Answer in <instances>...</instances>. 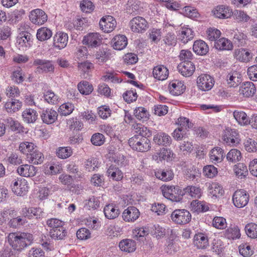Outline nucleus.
I'll return each mask as SVG.
<instances>
[{"mask_svg": "<svg viewBox=\"0 0 257 257\" xmlns=\"http://www.w3.org/2000/svg\"><path fill=\"white\" fill-rule=\"evenodd\" d=\"M7 240L14 251L21 252L32 244L33 236L32 234L26 232H13L9 233Z\"/></svg>", "mask_w": 257, "mask_h": 257, "instance_id": "1", "label": "nucleus"}, {"mask_svg": "<svg viewBox=\"0 0 257 257\" xmlns=\"http://www.w3.org/2000/svg\"><path fill=\"white\" fill-rule=\"evenodd\" d=\"M128 144L133 150L139 152H147L151 148L150 140L138 135H135L130 138Z\"/></svg>", "mask_w": 257, "mask_h": 257, "instance_id": "2", "label": "nucleus"}, {"mask_svg": "<svg viewBox=\"0 0 257 257\" xmlns=\"http://www.w3.org/2000/svg\"><path fill=\"white\" fill-rule=\"evenodd\" d=\"M161 191L163 196L173 202H179L182 199L183 192L178 186H162Z\"/></svg>", "mask_w": 257, "mask_h": 257, "instance_id": "3", "label": "nucleus"}, {"mask_svg": "<svg viewBox=\"0 0 257 257\" xmlns=\"http://www.w3.org/2000/svg\"><path fill=\"white\" fill-rule=\"evenodd\" d=\"M222 139L228 146H237L241 142L238 130L230 127L226 128L223 132Z\"/></svg>", "mask_w": 257, "mask_h": 257, "instance_id": "4", "label": "nucleus"}, {"mask_svg": "<svg viewBox=\"0 0 257 257\" xmlns=\"http://www.w3.org/2000/svg\"><path fill=\"white\" fill-rule=\"evenodd\" d=\"M191 214L186 209H176L171 215L172 220L177 224L185 225L189 223L191 220Z\"/></svg>", "mask_w": 257, "mask_h": 257, "instance_id": "5", "label": "nucleus"}, {"mask_svg": "<svg viewBox=\"0 0 257 257\" xmlns=\"http://www.w3.org/2000/svg\"><path fill=\"white\" fill-rule=\"evenodd\" d=\"M12 189L13 192L17 195L23 196L29 191L28 182L24 178H17L14 181L12 185Z\"/></svg>", "mask_w": 257, "mask_h": 257, "instance_id": "6", "label": "nucleus"}, {"mask_svg": "<svg viewBox=\"0 0 257 257\" xmlns=\"http://www.w3.org/2000/svg\"><path fill=\"white\" fill-rule=\"evenodd\" d=\"M249 195L243 189H239L235 191L232 196V201L234 206L237 208H242L248 203Z\"/></svg>", "mask_w": 257, "mask_h": 257, "instance_id": "7", "label": "nucleus"}, {"mask_svg": "<svg viewBox=\"0 0 257 257\" xmlns=\"http://www.w3.org/2000/svg\"><path fill=\"white\" fill-rule=\"evenodd\" d=\"M131 30L135 33H144L149 27L147 21L142 17L134 18L130 22Z\"/></svg>", "mask_w": 257, "mask_h": 257, "instance_id": "8", "label": "nucleus"}, {"mask_svg": "<svg viewBox=\"0 0 257 257\" xmlns=\"http://www.w3.org/2000/svg\"><path fill=\"white\" fill-rule=\"evenodd\" d=\"M198 88L202 91H208L214 85V80L212 77L206 74H203L199 76L197 79Z\"/></svg>", "mask_w": 257, "mask_h": 257, "instance_id": "9", "label": "nucleus"}, {"mask_svg": "<svg viewBox=\"0 0 257 257\" xmlns=\"http://www.w3.org/2000/svg\"><path fill=\"white\" fill-rule=\"evenodd\" d=\"M116 26V21L115 19L109 15L103 17L99 21L100 29L105 33L112 32Z\"/></svg>", "mask_w": 257, "mask_h": 257, "instance_id": "10", "label": "nucleus"}, {"mask_svg": "<svg viewBox=\"0 0 257 257\" xmlns=\"http://www.w3.org/2000/svg\"><path fill=\"white\" fill-rule=\"evenodd\" d=\"M175 154L169 149L163 148L160 149L159 152L153 155V160L159 162L163 160L167 162H171L175 159Z\"/></svg>", "mask_w": 257, "mask_h": 257, "instance_id": "11", "label": "nucleus"}, {"mask_svg": "<svg viewBox=\"0 0 257 257\" xmlns=\"http://www.w3.org/2000/svg\"><path fill=\"white\" fill-rule=\"evenodd\" d=\"M82 42L88 48H96L101 44V39L99 33H90L83 37Z\"/></svg>", "mask_w": 257, "mask_h": 257, "instance_id": "12", "label": "nucleus"}, {"mask_svg": "<svg viewBox=\"0 0 257 257\" xmlns=\"http://www.w3.org/2000/svg\"><path fill=\"white\" fill-rule=\"evenodd\" d=\"M30 20L34 24L41 25L47 20V15L45 12L41 9L33 10L29 16Z\"/></svg>", "mask_w": 257, "mask_h": 257, "instance_id": "13", "label": "nucleus"}, {"mask_svg": "<svg viewBox=\"0 0 257 257\" xmlns=\"http://www.w3.org/2000/svg\"><path fill=\"white\" fill-rule=\"evenodd\" d=\"M32 35L30 33L25 32L20 34L17 37V45L19 49L23 50L27 49L32 45Z\"/></svg>", "mask_w": 257, "mask_h": 257, "instance_id": "14", "label": "nucleus"}, {"mask_svg": "<svg viewBox=\"0 0 257 257\" xmlns=\"http://www.w3.org/2000/svg\"><path fill=\"white\" fill-rule=\"evenodd\" d=\"M37 168L31 164H24L19 166L17 168V173L21 176L24 177H32L36 175Z\"/></svg>", "mask_w": 257, "mask_h": 257, "instance_id": "15", "label": "nucleus"}, {"mask_svg": "<svg viewBox=\"0 0 257 257\" xmlns=\"http://www.w3.org/2000/svg\"><path fill=\"white\" fill-rule=\"evenodd\" d=\"M212 13L215 18L219 19H227L232 15V10L224 5L217 6L212 10Z\"/></svg>", "mask_w": 257, "mask_h": 257, "instance_id": "16", "label": "nucleus"}, {"mask_svg": "<svg viewBox=\"0 0 257 257\" xmlns=\"http://www.w3.org/2000/svg\"><path fill=\"white\" fill-rule=\"evenodd\" d=\"M140 215V211L136 207L130 206L123 211L122 217L126 222H134L139 218Z\"/></svg>", "mask_w": 257, "mask_h": 257, "instance_id": "17", "label": "nucleus"}, {"mask_svg": "<svg viewBox=\"0 0 257 257\" xmlns=\"http://www.w3.org/2000/svg\"><path fill=\"white\" fill-rule=\"evenodd\" d=\"M177 69L183 76L189 77L194 72L195 66L193 62H181L178 65Z\"/></svg>", "mask_w": 257, "mask_h": 257, "instance_id": "18", "label": "nucleus"}, {"mask_svg": "<svg viewBox=\"0 0 257 257\" xmlns=\"http://www.w3.org/2000/svg\"><path fill=\"white\" fill-rule=\"evenodd\" d=\"M33 65L38 66L37 71L39 73L52 72L54 69L53 65L48 60L37 59L34 61Z\"/></svg>", "mask_w": 257, "mask_h": 257, "instance_id": "19", "label": "nucleus"}, {"mask_svg": "<svg viewBox=\"0 0 257 257\" xmlns=\"http://www.w3.org/2000/svg\"><path fill=\"white\" fill-rule=\"evenodd\" d=\"M53 40L54 46L61 49L66 46L68 40V36L67 33L58 32L54 35Z\"/></svg>", "mask_w": 257, "mask_h": 257, "instance_id": "20", "label": "nucleus"}, {"mask_svg": "<svg viewBox=\"0 0 257 257\" xmlns=\"http://www.w3.org/2000/svg\"><path fill=\"white\" fill-rule=\"evenodd\" d=\"M234 57L243 62H249L252 58V53L249 49L239 48L235 50Z\"/></svg>", "mask_w": 257, "mask_h": 257, "instance_id": "21", "label": "nucleus"}, {"mask_svg": "<svg viewBox=\"0 0 257 257\" xmlns=\"http://www.w3.org/2000/svg\"><path fill=\"white\" fill-rule=\"evenodd\" d=\"M40 115L43 122L48 124L54 123L58 117L57 111L52 109L43 110Z\"/></svg>", "mask_w": 257, "mask_h": 257, "instance_id": "22", "label": "nucleus"}, {"mask_svg": "<svg viewBox=\"0 0 257 257\" xmlns=\"http://www.w3.org/2000/svg\"><path fill=\"white\" fill-rule=\"evenodd\" d=\"M210 161L214 164L221 163L225 157L223 149L219 147H215L209 152Z\"/></svg>", "mask_w": 257, "mask_h": 257, "instance_id": "23", "label": "nucleus"}, {"mask_svg": "<svg viewBox=\"0 0 257 257\" xmlns=\"http://www.w3.org/2000/svg\"><path fill=\"white\" fill-rule=\"evenodd\" d=\"M169 88L172 95L179 96L185 91L186 86L183 82L178 80H174L169 83Z\"/></svg>", "mask_w": 257, "mask_h": 257, "instance_id": "24", "label": "nucleus"}, {"mask_svg": "<svg viewBox=\"0 0 257 257\" xmlns=\"http://www.w3.org/2000/svg\"><path fill=\"white\" fill-rule=\"evenodd\" d=\"M22 106V103L18 99L10 98L5 102L4 107L8 113H15L19 111Z\"/></svg>", "mask_w": 257, "mask_h": 257, "instance_id": "25", "label": "nucleus"}, {"mask_svg": "<svg viewBox=\"0 0 257 257\" xmlns=\"http://www.w3.org/2000/svg\"><path fill=\"white\" fill-rule=\"evenodd\" d=\"M193 240L194 245L198 249H205L209 245L208 236L204 233L195 234Z\"/></svg>", "mask_w": 257, "mask_h": 257, "instance_id": "26", "label": "nucleus"}, {"mask_svg": "<svg viewBox=\"0 0 257 257\" xmlns=\"http://www.w3.org/2000/svg\"><path fill=\"white\" fill-rule=\"evenodd\" d=\"M119 247L122 251L131 253L136 250L137 243L135 240L132 239H124L119 242Z\"/></svg>", "mask_w": 257, "mask_h": 257, "instance_id": "27", "label": "nucleus"}, {"mask_svg": "<svg viewBox=\"0 0 257 257\" xmlns=\"http://www.w3.org/2000/svg\"><path fill=\"white\" fill-rule=\"evenodd\" d=\"M190 207L191 211L197 213L205 212L209 209L208 203L198 200H193L190 204Z\"/></svg>", "mask_w": 257, "mask_h": 257, "instance_id": "28", "label": "nucleus"}, {"mask_svg": "<svg viewBox=\"0 0 257 257\" xmlns=\"http://www.w3.org/2000/svg\"><path fill=\"white\" fill-rule=\"evenodd\" d=\"M207 190L212 197L216 198L222 196L224 193L222 186L215 182H212L209 184Z\"/></svg>", "mask_w": 257, "mask_h": 257, "instance_id": "29", "label": "nucleus"}, {"mask_svg": "<svg viewBox=\"0 0 257 257\" xmlns=\"http://www.w3.org/2000/svg\"><path fill=\"white\" fill-rule=\"evenodd\" d=\"M153 141L157 145L165 146H169L172 142L170 136L164 132H160L154 135Z\"/></svg>", "mask_w": 257, "mask_h": 257, "instance_id": "30", "label": "nucleus"}, {"mask_svg": "<svg viewBox=\"0 0 257 257\" xmlns=\"http://www.w3.org/2000/svg\"><path fill=\"white\" fill-rule=\"evenodd\" d=\"M29 163L34 165L41 164L44 160V155L37 148L27 157Z\"/></svg>", "mask_w": 257, "mask_h": 257, "instance_id": "31", "label": "nucleus"}, {"mask_svg": "<svg viewBox=\"0 0 257 257\" xmlns=\"http://www.w3.org/2000/svg\"><path fill=\"white\" fill-rule=\"evenodd\" d=\"M194 52L199 55H205L209 51V47L203 40H197L193 44Z\"/></svg>", "mask_w": 257, "mask_h": 257, "instance_id": "32", "label": "nucleus"}, {"mask_svg": "<svg viewBox=\"0 0 257 257\" xmlns=\"http://www.w3.org/2000/svg\"><path fill=\"white\" fill-rule=\"evenodd\" d=\"M155 176L163 181H169L173 179L174 173L170 169H158L155 172Z\"/></svg>", "mask_w": 257, "mask_h": 257, "instance_id": "33", "label": "nucleus"}, {"mask_svg": "<svg viewBox=\"0 0 257 257\" xmlns=\"http://www.w3.org/2000/svg\"><path fill=\"white\" fill-rule=\"evenodd\" d=\"M153 74L155 78L159 80H164L168 76L169 70L164 65H158L154 67Z\"/></svg>", "mask_w": 257, "mask_h": 257, "instance_id": "34", "label": "nucleus"}, {"mask_svg": "<svg viewBox=\"0 0 257 257\" xmlns=\"http://www.w3.org/2000/svg\"><path fill=\"white\" fill-rule=\"evenodd\" d=\"M132 128L135 131L136 135L143 137L148 138L152 136V132L146 126L140 123H134Z\"/></svg>", "mask_w": 257, "mask_h": 257, "instance_id": "35", "label": "nucleus"}, {"mask_svg": "<svg viewBox=\"0 0 257 257\" xmlns=\"http://www.w3.org/2000/svg\"><path fill=\"white\" fill-rule=\"evenodd\" d=\"M105 216L109 219H113L116 218L119 214V209L114 204L106 205L103 209Z\"/></svg>", "mask_w": 257, "mask_h": 257, "instance_id": "36", "label": "nucleus"}, {"mask_svg": "<svg viewBox=\"0 0 257 257\" xmlns=\"http://www.w3.org/2000/svg\"><path fill=\"white\" fill-rule=\"evenodd\" d=\"M22 117L25 122L27 123H34L38 119V114L36 110L28 108L23 112Z\"/></svg>", "mask_w": 257, "mask_h": 257, "instance_id": "37", "label": "nucleus"}, {"mask_svg": "<svg viewBox=\"0 0 257 257\" xmlns=\"http://www.w3.org/2000/svg\"><path fill=\"white\" fill-rule=\"evenodd\" d=\"M255 91V86L251 82H244L239 89L240 93L244 96H252Z\"/></svg>", "mask_w": 257, "mask_h": 257, "instance_id": "38", "label": "nucleus"}, {"mask_svg": "<svg viewBox=\"0 0 257 257\" xmlns=\"http://www.w3.org/2000/svg\"><path fill=\"white\" fill-rule=\"evenodd\" d=\"M37 148V146L33 142L24 141L21 142L19 146L20 152L27 157Z\"/></svg>", "mask_w": 257, "mask_h": 257, "instance_id": "39", "label": "nucleus"}, {"mask_svg": "<svg viewBox=\"0 0 257 257\" xmlns=\"http://www.w3.org/2000/svg\"><path fill=\"white\" fill-rule=\"evenodd\" d=\"M113 47L114 49L121 50L124 49L127 44V38L124 35L115 36L112 39Z\"/></svg>", "mask_w": 257, "mask_h": 257, "instance_id": "40", "label": "nucleus"}, {"mask_svg": "<svg viewBox=\"0 0 257 257\" xmlns=\"http://www.w3.org/2000/svg\"><path fill=\"white\" fill-rule=\"evenodd\" d=\"M233 114L236 121L240 125L245 126L249 124L250 119L244 111L235 110Z\"/></svg>", "mask_w": 257, "mask_h": 257, "instance_id": "41", "label": "nucleus"}, {"mask_svg": "<svg viewBox=\"0 0 257 257\" xmlns=\"http://www.w3.org/2000/svg\"><path fill=\"white\" fill-rule=\"evenodd\" d=\"M225 236L230 239H239L241 236L239 227L236 225H230L225 231Z\"/></svg>", "mask_w": 257, "mask_h": 257, "instance_id": "42", "label": "nucleus"}, {"mask_svg": "<svg viewBox=\"0 0 257 257\" xmlns=\"http://www.w3.org/2000/svg\"><path fill=\"white\" fill-rule=\"evenodd\" d=\"M233 171L236 176L239 179H243L248 174L247 166L243 163H238L234 166Z\"/></svg>", "mask_w": 257, "mask_h": 257, "instance_id": "43", "label": "nucleus"}, {"mask_svg": "<svg viewBox=\"0 0 257 257\" xmlns=\"http://www.w3.org/2000/svg\"><path fill=\"white\" fill-rule=\"evenodd\" d=\"M166 229L159 224L154 225L151 229V234L157 239L162 238L167 235Z\"/></svg>", "mask_w": 257, "mask_h": 257, "instance_id": "44", "label": "nucleus"}, {"mask_svg": "<svg viewBox=\"0 0 257 257\" xmlns=\"http://www.w3.org/2000/svg\"><path fill=\"white\" fill-rule=\"evenodd\" d=\"M42 213L41 209L39 208H23L21 211V214L24 217H28V218H31L33 217L38 218L40 216Z\"/></svg>", "mask_w": 257, "mask_h": 257, "instance_id": "45", "label": "nucleus"}, {"mask_svg": "<svg viewBox=\"0 0 257 257\" xmlns=\"http://www.w3.org/2000/svg\"><path fill=\"white\" fill-rule=\"evenodd\" d=\"M185 193L194 198H200L202 196V191L199 187L195 186H188L184 188Z\"/></svg>", "mask_w": 257, "mask_h": 257, "instance_id": "46", "label": "nucleus"}, {"mask_svg": "<svg viewBox=\"0 0 257 257\" xmlns=\"http://www.w3.org/2000/svg\"><path fill=\"white\" fill-rule=\"evenodd\" d=\"M240 75L237 72L229 73L226 77L227 83L230 87H235L241 82Z\"/></svg>", "mask_w": 257, "mask_h": 257, "instance_id": "47", "label": "nucleus"}, {"mask_svg": "<svg viewBox=\"0 0 257 257\" xmlns=\"http://www.w3.org/2000/svg\"><path fill=\"white\" fill-rule=\"evenodd\" d=\"M108 177L115 181H119L123 178V173L117 167L111 165L107 171Z\"/></svg>", "mask_w": 257, "mask_h": 257, "instance_id": "48", "label": "nucleus"}, {"mask_svg": "<svg viewBox=\"0 0 257 257\" xmlns=\"http://www.w3.org/2000/svg\"><path fill=\"white\" fill-rule=\"evenodd\" d=\"M214 47L219 50H229L232 49V45L227 39L222 38L214 42Z\"/></svg>", "mask_w": 257, "mask_h": 257, "instance_id": "49", "label": "nucleus"}, {"mask_svg": "<svg viewBox=\"0 0 257 257\" xmlns=\"http://www.w3.org/2000/svg\"><path fill=\"white\" fill-rule=\"evenodd\" d=\"M241 152L236 149H231L226 155V159L229 162L236 163L241 160Z\"/></svg>", "mask_w": 257, "mask_h": 257, "instance_id": "50", "label": "nucleus"}, {"mask_svg": "<svg viewBox=\"0 0 257 257\" xmlns=\"http://www.w3.org/2000/svg\"><path fill=\"white\" fill-rule=\"evenodd\" d=\"M50 237L55 240L63 239L67 235V232L64 226L61 227L58 229L49 231Z\"/></svg>", "mask_w": 257, "mask_h": 257, "instance_id": "51", "label": "nucleus"}, {"mask_svg": "<svg viewBox=\"0 0 257 257\" xmlns=\"http://www.w3.org/2000/svg\"><path fill=\"white\" fill-rule=\"evenodd\" d=\"M52 35L51 30L46 27H42L37 30V38L41 41H44L50 39Z\"/></svg>", "mask_w": 257, "mask_h": 257, "instance_id": "52", "label": "nucleus"}, {"mask_svg": "<svg viewBox=\"0 0 257 257\" xmlns=\"http://www.w3.org/2000/svg\"><path fill=\"white\" fill-rule=\"evenodd\" d=\"M77 87L82 95H89L93 90L92 85L86 81H83L79 83Z\"/></svg>", "mask_w": 257, "mask_h": 257, "instance_id": "53", "label": "nucleus"}, {"mask_svg": "<svg viewBox=\"0 0 257 257\" xmlns=\"http://www.w3.org/2000/svg\"><path fill=\"white\" fill-rule=\"evenodd\" d=\"M194 36V32L189 28H183L180 33V39L184 44L192 40Z\"/></svg>", "mask_w": 257, "mask_h": 257, "instance_id": "54", "label": "nucleus"}, {"mask_svg": "<svg viewBox=\"0 0 257 257\" xmlns=\"http://www.w3.org/2000/svg\"><path fill=\"white\" fill-rule=\"evenodd\" d=\"M73 150L70 147H59L56 151V154L58 158L62 159L68 158L72 156Z\"/></svg>", "mask_w": 257, "mask_h": 257, "instance_id": "55", "label": "nucleus"}, {"mask_svg": "<svg viewBox=\"0 0 257 257\" xmlns=\"http://www.w3.org/2000/svg\"><path fill=\"white\" fill-rule=\"evenodd\" d=\"M212 224L214 228L223 230L226 228L227 223L225 218L221 216H215L213 219Z\"/></svg>", "mask_w": 257, "mask_h": 257, "instance_id": "56", "label": "nucleus"}, {"mask_svg": "<svg viewBox=\"0 0 257 257\" xmlns=\"http://www.w3.org/2000/svg\"><path fill=\"white\" fill-rule=\"evenodd\" d=\"M245 231L248 237L255 239L257 238V224L254 223H249L245 226Z\"/></svg>", "mask_w": 257, "mask_h": 257, "instance_id": "57", "label": "nucleus"}, {"mask_svg": "<svg viewBox=\"0 0 257 257\" xmlns=\"http://www.w3.org/2000/svg\"><path fill=\"white\" fill-rule=\"evenodd\" d=\"M134 114L136 118L143 121L149 119L150 114L149 112L143 107H139L135 110Z\"/></svg>", "mask_w": 257, "mask_h": 257, "instance_id": "58", "label": "nucleus"}, {"mask_svg": "<svg viewBox=\"0 0 257 257\" xmlns=\"http://www.w3.org/2000/svg\"><path fill=\"white\" fill-rule=\"evenodd\" d=\"M85 225L89 228L98 230L101 226L99 219L95 217H89L84 220Z\"/></svg>", "mask_w": 257, "mask_h": 257, "instance_id": "59", "label": "nucleus"}, {"mask_svg": "<svg viewBox=\"0 0 257 257\" xmlns=\"http://www.w3.org/2000/svg\"><path fill=\"white\" fill-rule=\"evenodd\" d=\"M108 158L110 161L118 166H122L124 165V157L118 152H109Z\"/></svg>", "mask_w": 257, "mask_h": 257, "instance_id": "60", "label": "nucleus"}, {"mask_svg": "<svg viewBox=\"0 0 257 257\" xmlns=\"http://www.w3.org/2000/svg\"><path fill=\"white\" fill-rule=\"evenodd\" d=\"M86 207L89 210H96L97 209L100 205L99 198L92 196L89 198L86 203Z\"/></svg>", "mask_w": 257, "mask_h": 257, "instance_id": "61", "label": "nucleus"}, {"mask_svg": "<svg viewBox=\"0 0 257 257\" xmlns=\"http://www.w3.org/2000/svg\"><path fill=\"white\" fill-rule=\"evenodd\" d=\"M243 145L244 149L248 152H255L257 151V142L251 138L246 139Z\"/></svg>", "mask_w": 257, "mask_h": 257, "instance_id": "62", "label": "nucleus"}, {"mask_svg": "<svg viewBox=\"0 0 257 257\" xmlns=\"http://www.w3.org/2000/svg\"><path fill=\"white\" fill-rule=\"evenodd\" d=\"M203 173L205 177L213 178L218 174V170L213 165H208L204 167Z\"/></svg>", "mask_w": 257, "mask_h": 257, "instance_id": "63", "label": "nucleus"}, {"mask_svg": "<svg viewBox=\"0 0 257 257\" xmlns=\"http://www.w3.org/2000/svg\"><path fill=\"white\" fill-rule=\"evenodd\" d=\"M239 251L244 257H248L253 254V250L248 243H242L239 246Z\"/></svg>", "mask_w": 257, "mask_h": 257, "instance_id": "64", "label": "nucleus"}]
</instances>
